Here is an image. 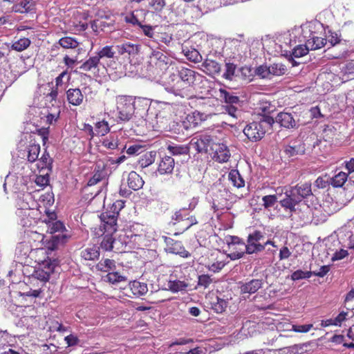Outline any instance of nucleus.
<instances>
[{"mask_svg": "<svg viewBox=\"0 0 354 354\" xmlns=\"http://www.w3.org/2000/svg\"><path fill=\"white\" fill-rule=\"evenodd\" d=\"M48 254V252L44 248H37L30 252L31 257L35 258V261L39 265L32 275L35 278L42 281H46L49 279L57 264V260L51 259Z\"/></svg>", "mask_w": 354, "mask_h": 354, "instance_id": "1", "label": "nucleus"}, {"mask_svg": "<svg viewBox=\"0 0 354 354\" xmlns=\"http://www.w3.org/2000/svg\"><path fill=\"white\" fill-rule=\"evenodd\" d=\"M274 122L273 117L265 115L258 122L254 121L248 124L243 129V133L250 141L257 142L264 137L266 131L272 128Z\"/></svg>", "mask_w": 354, "mask_h": 354, "instance_id": "2", "label": "nucleus"}, {"mask_svg": "<svg viewBox=\"0 0 354 354\" xmlns=\"http://www.w3.org/2000/svg\"><path fill=\"white\" fill-rule=\"evenodd\" d=\"M101 224L93 230L95 236H103L105 233L115 234L118 230V218L111 212H102L100 216Z\"/></svg>", "mask_w": 354, "mask_h": 354, "instance_id": "3", "label": "nucleus"}, {"mask_svg": "<svg viewBox=\"0 0 354 354\" xmlns=\"http://www.w3.org/2000/svg\"><path fill=\"white\" fill-rule=\"evenodd\" d=\"M118 117L120 120L127 122L134 113L133 97L128 95H120L117 100Z\"/></svg>", "mask_w": 354, "mask_h": 354, "instance_id": "4", "label": "nucleus"}, {"mask_svg": "<svg viewBox=\"0 0 354 354\" xmlns=\"http://www.w3.org/2000/svg\"><path fill=\"white\" fill-rule=\"evenodd\" d=\"M214 140L210 135L201 133L195 136L189 142V147L198 153H208L214 146Z\"/></svg>", "mask_w": 354, "mask_h": 354, "instance_id": "5", "label": "nucleus"}, {"mask_svg": "<svg viewBox=\"0 0 354 354\" xmlns=\"http://www.w3.org/2000/svg\"><path fill=\"white\" fill-rule=\"evenodd\" d=\"M169 90L176 96L189 98L192 96V86L179 78L171 75L169 80Z\"/></svg>", "mask_w": 354, "mask_h": 354, "instance_id": "6", "label": "nucleus"}, {"mask_svg": "<svg viewBox=\"0 0 354 354\" xmlns=\"http://www.w3.org/2000/svg\"><path fill=\"white\" fill-rule=\"evenodd\" d=\"M183 213V209H180L176 211L171 216V218L169 225L171 227L173 228L174 235L176 236L181 234L187 230V229H183L184 226H185V221H183L185 218Z\"/></svg>", "mask_w": 354, "mask_h": 354, "instance_id": "7", "label": "nucleus"}, {"mask_svg": "<svg viewBox=\"0 0 354 354\" xmlns=\"http://www.w3.org/2000/svg\"><path fill=\"white\" fill-rule=\"evenodd\" d=\"M198 204V201L192 198V201L189 203L187 207H183L184 218L183 221H185V226H184L183 229L189 230L193 225H197L198 221L195 215L190 214L189 211L194 210Z\"/></svg>", "mask_w": 354, "mask_h": 354, "instance_id": "8", "label": "nucleus"}, {"mask_svg": "<svg viewBox=\"0 0 354 354\" xmlns=\"http://www.w3.org/2000/svg\"><path fill=\"white\" fill-rule=\"evenodd\" d=\"M301 202L295 194L294 191L290 189L289 192H285V197L279 201L281 206L290 212L296 211V205Z\"/></svg>", "mask_w": 354, "mask_h": 354, "instance_id": "9", "label": "nucleus"}, {"mask_svg": "<svg viewBox=\"0 0 354 354\" xmlns=\"http://www.w3.org/2000/svg\"><path fill=\"white\" fill-rule=\"evenodd\" d=\"M66 100L70 106H79L84 101L85 97L78 88H70L66 92Z\"/></svg>", "mask_w": 354, "mask_h": 354, "instance_id": "10", "label": "nucleus"}, {"mask_svg": "<svg viewBox=\"0 0 354 354\" xmlns=\"http://www.w3.org/2000/svg\"><path fill=\"white\" fill-rule=\"evenodd\" d=\"M211 151H214L213 158L218 162H225L230 158V151L223 143H214Z\"/></svg>", "mask_w": 354, "mask_h": 354, "instance_id": "11", "label": "nucleus"}, {"mask_svg": "<svg viewBox=\"0 0 354 354\" xmlns=\"http://www.w3.org/2000/svg\"><path fill=\"white\" fill-rule=\"evenodd\" d=\"M166 244L169 252L178 254L184 258L190 257V253L185 250L181 241L168 239L166 241Z\"/></svg>", "mask_w": 354, "mask_h": 354, "instance_id": "12", "label": "nucleus"}, {"mask_svg": "<svg viewBox=\"0 0 354 354\" xmlns=\"http://www.w3.org/2000/svg\"><path fill=\"white\" fill-rule=\"evenodd\" d=\"M310 48L307 46V43L304 45L299 44L296 46L289 54L286 53V56L288 57V61L291 63L292 66H295L298 63L295 60V58H299L307 55Z\"/></svg>", "mask_w": 354, "mask_h": 354, "instance_id": "13", "label": "nucleus"}, {"mask_svg": "<svg viewBox=\"0 0 354 354\" xmlns=\"http://www.w3.org/2000/svg\"><path fill=\"white\" fill-rule=\"evenodd\" d=\"M263 284L262 279H252L245 283H241L240 292L241 294H254L262 288Z\"/></svg>", "mask_w": 354, "mask_h": 354, "instance_id": "14", "label": "nucleus"}, {"mask_svg": "<svg viewBox=\"0 0 354 354\" xmlns=\"http://www.w3.org/2000/svg\"><path fill=\"white\" fill-rule=\"evenodd\" d=\"M175 166L174 159L171 156H165L158 163V171L160 174H171Z\"/></svg>", "mask_w": 354, "mask_h": 354, "instance_id": "15", "label": "nucleus"}, {"mask_svg": "<svg viewBox=\"0 0 354 354\" xmlns=\"http://www.w3.org/2000/svg\"><path fill=\"white\" fill-rule=\"evenodd\" d=\"M276 122L281 127L286 129H292L296 127L297 122L293 115L290 113L280 112L276 117Z\"/></svg>", "mask_w": 354, "mask_h": 354, "instance_id": "16", "label": "nucleus"}, {"mask_svg": "<svg viewBox=\"0 0 354 354\" xmlns=\"http://www.w3.org/2000/svg\"><path fill=\"white\" fill-rule=\"evenodd\" d=\"M310 32L309 36L306 40L307 46L310 50H315L324 47L326 44V39L325 38L319 37L315 35V32H311V29H308ZM307 37L306 35L304 36Z\"/></svg>", "mask_w": 354, "mask_h": 354, "instance_id": "17", "label": "nucleus"}, {"mask_svg": "<svg viewBox=\"0 0 354 354\" xmlns=\"http://www.w3.org/2000/svg\"><path fill=\"white\" fill-rule=\"evenodd\" d=\"M290 190L294 191L295 194L301 201L313 194L310 183H299L291 187Z\"/></svg>", "mask_w": 354, "mask_h": 354, "instance_id": "18", "label": "nucleus"}, {"mask_svg": "<svg viewBox=\"0 0 354 354\" xmlns=\"http://www.w3.org/2000/svg\"><path fill=\"white\" fill-rule=\"evenodd\" d=\"M195 74V71L182 67L180 70H178L177 73L171 75L192 86L196 80Z\"/></svg>", "mask_w": 354, "mask_h": 354, "instance_id": "19", "label": "nucleus"}, {"mask_svg": "<svg viewBox=\"0 0 354 354\" xmlns=\"http://www.w3.org/2000/svg\"><path fill=\"white\" fill-rule=\"evenodd\" d=\"M12 10L21 14L34 12L35 2L33 0H22L19 3L14 4Z\"/></svg>", "mask_w": 354, "mask_h": 354, "instance_id": "20", "label": "nucleus"}, {"mask_svg": "<svg viewBox=\"0 0 354 354\" xmlns=\"http://www.w3.org/2000/svg\"><path fill=\"white\" fill-rule=\"evenodd\" d=\"M229 250L230 252L227 254V257L233 261L242 258L245 254H248V248L245 243H241V244L236 246L229 247Z\"/></svg>", "mask_w": 354, "mask_h": 354, "instance_id": "21", "label": "nucleus"}, {"mask_svg": "<svg viewBox=\"0 0 354 354\" xmlns=\"http://www.w3.org/2000/svg\"><path fill=\"white\" fill-rule=\"evenodd\" d=\"M127 184L129 188L134 191H137L142 187L144 180L138 174L132 171L129 174Z\"/></svg>", "mask_w": 354, "mask_h": 354, "instance_id": "22", "label": "nucleus"}, {"mask_svg": "<svg viewBox=\"0 0 354 354\" xmlns=\"http://www.w3.org/2000/svg\"><path fill=\"white\" fill-rule=\"evenodd\" d=\"M118 54L135 55L138 53V46L130 42H124L115 46Z\"/></svg>", "mask_w": 354, "mask_h": 354, "instance_id": "23", "label": "nucleus"}, {"mask_svg": "<svg viewBox=\"0 0 354 354\" xmlns=\"http://www.w3.org/2000/svg\"><path fill=\"white\" fill-rule=\"evenodd\" d=\"M100 62V60L96 55L90 57L81 64L80 69L84 72H95V71H98Z\"/></svg>", "mask_w": 354, "mask_h": 354, "instance_id": "24", "label": "nucleus"}, {"mask_svg": "<svg viewBox=\"0 0 354 354\" xmlns=\"http://www.w3.org/2000/svg\"><path fill=\"white\" fill-rule=\"evenodd\" d=\"M40 145L36 143L35 141H30L29 145L27 147V160L29 162L32 163L38 160L40 153Z\"/></svg>", "mask_w": 354, "mask_h": 354, "instance_id": "25", "label": "nucleus"}, {"mask_svg": "<svg viewBox=\"0 0 354 354\" xmlns=\"http://www.w3.org/2000/svg\"><path fill=\"white\" fill-rule=\"evenodd\" d=\"M218 91L219 97L226 104V105L239 104L240 99L237 95H234L224 88H220Z\"/></svg>", "mask_w": 354, "mask_h": 354, "instance_id": "26", "label": "nucleus"}, {"mask_svg": "<svg viewBox=\"0 0 354 354\" xmlns=\"http://www.w3.org/2000/svg\"><path fill=\"white\" fill-rule=\"evenodd\" d=\"M305 147L304 144L297 143V142H293L292 145H288L286 146L284 149L285 153L288 157H292L297 155H301L304 153Z\"/></svg>", "mask_w": 354, "mask_h": 354, "instance_id": "27", "label": "nucleus"}, {"mask_svg": "<svg viewBox=\"0 0 354 354\" xmlns=\"http://www.w3.org/2000/svg\"><path fill=\"white\" fill-rule=\"evenodd\" d=\"M81 257L86 261H94L100 257V249L96 245L88 247L81 252Z\"/></svg>", "mask_w": 354, "mask_h": 354, "instance_id": "28", "label": "nucleus"}, {"mask_svg": "<svg viewBox=\"0 0 354 354\" xmlns=\"http://www.w3.org/2000/svg\"><path fill=\"white\" fill-rule=\"evenodd\" d=\"M133 106L137 113L142 114L147 111L150 102L149 99L141 97H135L133 98Z\"/></svg>", "mask_w": 354, "mask_h": 354, "instance_id": "29", "label": "nucleus"}, {"mask_svg": "<svg viewBox=\"0 0 354 354\" xmlns=\"http://www.w3.org/2000/svg\"><path fill=\"white\" fill-rule=\"evenodd\" d=\"M245 245L248 248V254L258 253L265 250V245H262L259 240L254 239L252 237H248Z\"/></svg>", "mask_w": 354, "mask_h": 354, "instance_id": "30", "label": "nucleus"}, {"mask_svg": "<svg viewBox=\"0 0 354 354\" xmlns=\"http://www.w3.org/2000/svg\"><path fill=\"white\" fill-rule=\"evenodd\" d=\"M228 179L235 187L241 188L245 186V180L237 169H232L229 172Z\"/></svg>", "mask_w": 354, "mask_h": 354, "instance_id": "31", "label": "nucleus"}, {"mask_svg": "<svg viewBox=\"0 0 354 354\" xmlns=\"http://www.w3.org/2000/svg\"><path fill=\"white\" fill-rule=\"evenodd\" d=\"M116 268L115 261L112 259H105L100 261L96 265V269L103 272H110Z\"/></svg>", "mask_w": 354, "mask_h": 354, "instance_id": "32", "label": "nucleus"}, {"mask_svg": "<svg viewBox=\"0 0 354 354\" xmlns=\"http://www.w3.org/2000/svg\"><path fill=\"white\" fill-rule=\"evenodd\" d=\"M169 290L173 292L185 290L188 287V283L184 281L170 279L167 283Z\"/></svg>", "mask_w": 354, "mask_h": 354, "instance_id": "33", "label": "nucleus"}, {"mask_svg": "<svg viewBox=\"0 0 354 354\" xmlns=\"http://www.w3.org/2000/svg\"><path fill=\"white\" fill-rule=\"evenodd\" d=\"M348 174L339 171L337 174L330 178V185L333 187H342L347 180Z\"/></svg>", "mask_w": 354, "mask_h": 354, "instance_id": "34", "label": "nucleus"}, {"mask_svg": "<svg viewBox=\"0 0 354 354\" xmlns=\"http://www.w3.org/2000/svg\"><path fill=\"white\" fill-rule=\"evenodd\" d=\"M148 2V8L153 12L159 14L162 12L166 6L165 0H147Z\"/></svg>", "mask_w": 354, "mask_h": 354, "instance_id": "35", "label": "nucleus"}, {"mask_svg": "<svg viewBox=\"0 0 354 354\" xmlns=\"http://www.w3.org/2000/svg\"><path fill=\"white\" fill-rule=\"evenodd\" d=\"M30 44L31 41L28 38L22 37L12 44L11 49L17 52H21L27 49Z\"/></svg>", "mask_w": 354, "mask_h": 354, "instance_id": "36", "label": "nucleus"}, {"mask_svg": "<svg viewBox=\"0 0 354 354\" xmlns=\"http://www.w3.org/2000/svg\"><path fill=\"white\" fill-rule=\"evenodd\" d=\"M190 147L187 145H169L167 149L172 156L187 155Z\"/></svg>", "mask_w": 354, "mask_h": 354, "instance_id": "37", "label": "nucleus"}, {"mask_svg": "<svg viewBox=\"0 0 354 354\" xmlns=\"http://www.w3.org/2000/svg\"><path fill=\"white\" fill-rule=\"evenodd\" d=\"M131 289L133 295L138 297L145 295L148 291L147 286L146 283L137 281H134L132 283Z\"/></svg>", "mask_w": 354, "mask_h": 354, "instance_id": "38", "label": "nucleus"}, {"mask_svg": "<svg viewBox=\"0 0 354 354\" xmlns=\"http://www.w3.org/2000/svg\"><path fill=\"white\" fill-rule=\"evenodd\" d=\"M114 234L105 233L102 236L103 239L100 243V248L105 251H111L113 248V243L115 239L113 235Z\"/></svg>", "mask_w": 354, "mask_h": 354, "instance_id": "39", "label": "nucleus"}, {"mask_svg": "<svg viewBox=\"0 0 354 354\" xmlns=\"http://www.w3.org/2000/svg\"><path fill=\"white\" fill-rule=\"evenodd\" d=\"M214 281V279L207 274H200L198 277L197 287L207 289Z\"/></svg>", "mask_w": 354, "mask_h": 354, "instance_id": "40", "label": "nucleus"}, {"mask_svg": "<svg viewBox=\"0 0 354 354\" xmlns=\"http://www.w3.org/2000/svg\"><path fill=\"white\" fill-rule=\"evenodd\" d=\"M110 131L108 122L102 120L95 124V136H103L107 134Z\"/></svg>", "mask_w": 354, "mask_h": 354, "instance_id": "41", "label": "nucleus"}, {"mask_svg": "<svg viewBox=\"0 0 354 354\" xmlns=\"http://www.w3.org/2000/svg\"><path fill=\"white\" fill-rule=\"evenodd\" d=\"M59 44L64 48H75L79 46V42L72 37H64L59 39Z\"/></svg>", "mask_w": 354, "mask_h": 354, "instance_id": "42", "label": "nucleus"}, {"mask_svg": "<svg viewBox=\"0 0 354 354\" xmlns=\"http://www.w3.org/2000/svg\"><path fill=\"white\" fill-rule=\"evenodd\" d=\"M156 153L149 151L142 156L139 160V164L142 167H147L152 165L155 161Z\"/></svg>", "mask_w": 354, "mask_h": 354, "instance_id": "43", "label": "nucleus"}, {"mask_svg": "<svg viewBox=\"0 0 354 354\" xmlns=\"http://www.w3.org/2000/svg\"><path fill=\"white\" fill-rule=\"evenodd\" d=\"M104 177V172L102 169H101L100 166H96L94 171V174L93 176L88 180L87 185L88 186H93L96 185L97 183L101 181Z\"/></svg>", "mask_w": 354, "mask_h": 354, "instance_id": "44", "label": "nucleus"}, {"mask_svg": "<svg viewBox=\"0 0 354 354\" xmlns=\"http://www.w3.org/2000/svg\"><path fill=\"white\" fill-rule=\"evenodd\" d=\"M37 160V167L41 169L51 167L53 163V160L46 149L44 151L41 157L39 159L38 158Z\"/></svg>", "mask_w": 354, "mask_h": 354, "instance_id": "45", "label": "nucleus"}, {"mask_svg": "<svg viewBox=\"0 0 354 354\" xmlns=\"http://www.w3.org/2000/svg\"><path fill=\"white\" fill-rule=\"evenodd\" d=\"M47 225V231L52 234L59 232H62L66 230L64 223L59 221H48Z\"/></svg>", "mask_w": 354, "mask_h": 354, "instance_id": "46", "label": "nucleus"}, {"mask_svg": "<svg viewBox=\"0 0 354 354\" xmlns=\"http://www.w3.org/2000/svg\"><path fill=\"white\" fill-rule=\"evenodd\" d=\"M66 238V235H53L51 240L47 243L46 248L48 251L53 252L57 248L60 241L64 242V239Z\"/></svg>", "mask_w": 354, "mask_h": 354, "instance_id": "47", "label": "nucleus"}, {"mask_svg": "<svg viewBox=\"0 0 354 354\" xmlns=\"http://www.w3.org/2000/svg\"><path fill=\"white\" fill-rule=\"evenodd\" d=\"M225 265H226V263L225 262V261H223V259H221L219 257H216V261L212 263H209L206 266V268L209 271L215 273V272H220L224 268V266Z\"/></svg>", "mask_w": 354, "mask_h": 354, "instance_id": "48", "label": "nucleus"}, {"mask_svg": "<svg viewBox=\"0 0 354 354\" xmlns=\"http://www.w3.org/2000/svg\"><path fill=\"white\" fill-rule=\"evenodd\" d=\"M268 71L270 75L280 76L285 74L286 71V67L285 65L281 63H274L269 66Z\"/></svg>", "mask_w": 354, "mask_h": 354, "instance_id": "49", "label": "nucleus"}, {"mask_svg": "<svg viewBox=\"0 0 354 354\" xmlns=\"http://www.w3.org/2000/svg\"><path fill=\"white\" fill-rule=\"evenodd\" d=\"M227 306V299L217 297L216 302H214L212 305V309L217 313H222L226 310Z\"/></svg>", "mask_w": 354, "mask_h": 354, "instance_id": "50", "label": "nucleus"}, {"mask_svg": "<svg viewBox=\"0 0 354 354\" xmlns=\"http://www.w3.org/2000/svg\"><path fill=\"white\" fill-rule=\"evenodd\" d=\"M154 57L157 59L156 65L161 69L166 68L169 63V57L164 53L158 51L153 54Z\"/></svg>", "mask_w": 354, "mask_h": 354, "instance_id": "51", "label": "nucleus"}, {"mask_svg": "<svg viewBox=\"0 0 354 354\" xmlns=\"http://www.w3.org/2000/svg\"><path fill=\"white\" fill-rule=\"evenodd\" d=\"M225 71L223 74V77L225 80L232 81L234 76L237 66L234 63L227 62L225 64Z\"/></svg>", "mask_w": 354, "mask_h": 354, "instance_id": "52", "label": "nucleus"}, {"mask_svg": "<svg viewBox=\"0 0 354 354\" xmlns=\"http://www.w3.org/2000/svg\"><path fill=\"white\" fill-rule=\"evenodd\" d=\"M107 281L113 284L127 280V277L120 274L118 272H110L106 276Z\"/></svg>", "mask_w": 354, "mask_h": 354, "instance_id": "53", "label": "nucleus"}, {"mask_svg": "<svg viewBox=\"0 0 354 354\" xmlns=\"http://www.w3.org/2000/svg\"><path fill=\"white\" fill-rule=\"evenodd\" d=\"M125 201L117 200L110 207V209L106 212H111V214H114L118 218L120 212L124 207Z\"/></svg>", "mask_w": 354, "mask_h": 354, "instance_id": "54", "label": "nucleus"}, {"mask_svg": "<svg viewBox=\"0 0 354 354\" xmlns=\"http://www.w3.org/2000/svg\"><path fill=\"white\" fill-rule=\"evenodd\" d=\"M185 55L187 59L194 63H199L202 61L203 58L200 53L195 48L188 50L185 53Z\"/></svg>", "mask_w": 354, "mask_h": 354, "instance_id": "55", "label": "nucleus"}, {"mask_svg": "<svg viewBox=\"0 0 354 354\" xmlns=\"http://www.w3.org/2000/svg\"><path fill=\"white\" fill-rule=\"evenodd\" d=\"M203 66L208 70H211L213 73H218L221 71V66L220 64L212 59H206L204 63Z\"/></svg>", "mask_w": 354, "mask_h": 354, "instance_id": "56", "label": "nucleus"}, {"mask_svg": "<svg viewBox=\"0 0 354 354\" xmlns=\"http://www.w3.org/2000/svg\"><path fill=\"white\" fill-rule=\"evenodd\" d=\"M263 205L266 209H268L274 205L277 202V197L275 194L266 195L262 198Z\"/></svg>", "mask_w": 354, "mask_h": 354, "instance_id": "57", "label": "nucleus"}, {"mask_svg": "<svg viewBox=\"0 0 354 354\" xmlns=\"http://www.w3.org/2000/svg\"><path fill=\"white\" fill-rule=\"evenodd\" d=\"M313 275L312 271H302L301 270H298L295 271L292 275L291 278L293 281H297L302 279H308Z\"/></svg>", "mask_w": 354, "mask_h": 354, "instance_id": "58", "label": "nucleus"}, {"mask_svg": "<svg viewBox=\"0 0 354 354\" xmlns=\"http://www.w3.org/2000/svg\"><path fill=\"white\" fill-rule=\"evenodd\" d=\"M114 52L112 50V47L110 46H106L103 47L96 55L100 59L103 57L113 58L114 57Z\"/></svg>", "mask_w": 354, "mask_h": 354, "instance_id": "59", "label": "nucleus"}, {"mask_svg": "<svg viewBox=\"0 0 354 354\" xmlns=\"http://www.w3.org/2000/svg\"><path fill=\"white\" fill-rule=\"evenodd\" d=\"M326 37V41H328L333 46L339 44L341 41L338 34L337 32H332L330 30H329L328 32Z\"/></svg>", "mask_w": 354, "mask_h": 354, "instance_id": "60", "label": "nucleus"}, {"mask_svg": "<svg viewBox=\"0 0 354 354\" xmlns=\"http://www.w3.org/2000/svg\"><path fill=\"white\" fill-rule=\"evenodd\" d=\"M237 104L225 105V110L227 113L234 118H237L241 115V110L236 106Z\"/></svg>", "mask_w": 354, "mask_h": 354, "instance_id": "61", "label": "nucleus"}, {"mask_svg": "<svg viewBox=\"0 0 354 354\" xmlns=\"http://www.w3.org/2000/svg\"><path fill=\"white\" fill-rule=\"evenodd\" d=\"M102 145L109 149H115L118 146V141L117 139L112 138H106L102 142Z\"/></svg>", "mask_w": 354, "mask_h": 354, "instance_id": "62", "label": "nucleus"}, {"mask_svg": "<svg viewBox=\"0 0 354 354\" xmlns=\"http://www.w3.org/2000/svg\"><path fill=\"white\" fill-rule=\"evenodd\" d=\"M313 327V325L312 324H304V325H292V330L296 333H307Z\"/></svg>", "mask_w": 354, "mask_h": 354, "instance_id": "63", "label": "nucleus"}, {"mask_svg": "<svg viewBox=\"0 0 354 354\" xmlns=\"http://www.w3.org/2000/svg\"><path fill=\"white\" fill-rule=\"evenodd\" d=\"M124 21L128 23V24H131L133 26H141V22L138 20L137 16L134 14L133 12L127 15L125 17H124Z\"/></svg>", "mask_w": 354, "mask_h": 354, "instance_id": "64", "label": "nucleus"}]
</instances>
